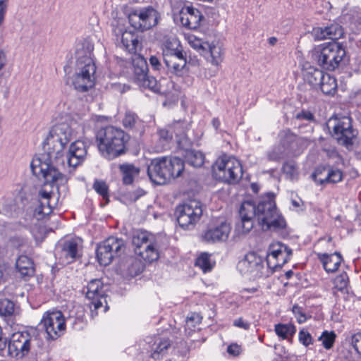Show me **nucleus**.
I'll return each mask as SVG.
<instances>
[{"mask_svg":"<svg viewBox=\"0 0 361 361\" xmlns=\"http://www.w3.org/2000/svg\"><path fill=\"white\" fill-rule=\"evenodd\" d=\"M73 130L66 123L55 125L50 130L49 135L44 142V149L47 152V159L42 161L40 158L33 159L31 162V169L36 176L44 178V188L39 191V206L35 210V215L39 219L51 213L56 203H51L54 193L45 188L48 185L56 186L59 190V185L66 183V176L59 172L51 164L53 160L57 161L63 157L66 145L71 140Z\"/></svg>","mask_w":361,"mask_h":361,"instance_id":"f257e3e1","label":"nucleus"},{"mask_svg":"<svg viewBox=\"0 0 361 361\" xmlns=\"http://www.w3.org/2000/svg\"><path fill=\"white\" fill-rule=\"evenodd\" d=\"M240 221L236 223L238 233H247L251 231L256 221L264 231H279L286 228V221L276 207L274 195L268 193L257 204L252 201L243 202L239 209Z\"/></svg>","mask_w":361,"mask_h":361,"instance_id":"f03ea898","label":"nucleus"},{"mask_svg":"<svg viewBox=\"0 0 361 361\" xmlns=\"http://www.w3.org/2000/svg\"><path fill=\"white\" fill-rule=\"evenodd\" d=\"M96 138L102 156L113 160L126 153L129 136L122 129L109 126L101 128Z\"/></svg>","mask_w":361,"mask_h":361,"instance_id":"7ed1b4c3","label":"nucleus"},{"mask_svg":"<svg viewBox=\"0 0 361 361\" xmlns=\"http://www.w3.org/2000/svg\"><path fill=\"white\" fill-rule=\"evenodd\" d=\"M184 169L183 161L177 157H161L152 159L147 166L150 180L163 185L171 178L179 177Z\"/></svg>","mask_w":361,"mask_h":361,"instance_id":"20e7f679","label":"nucleus"},{"mask_svg":"<svg viewBox=\"0 0 361 361\" xmlns=\"http://www.w3.org/2000/svg\"><path fill=\"white\" fill-rule=\"evenodd\" d=\"M93 47L87 44L86 50H78V71L73 79V85L79 92H86L94 85V73L96 66L92 59Z\"/></svg>","mask_w":361,"mask_h":361,"instance_id":"39448f33","label":"nucleus"},{"mask_svg":"<svg viewBox=\"0 0 361 361\" xmlns=\"http://www.w3.org/2000/svg\"><path fill=\"white\" fill-rule=\"evenodd\" d=\"M343 44L332 41L317 46L312 52V59L323 69L334 71L345 56Z\"/></svg>","mask_w":361,"mask_h":361,"instance_id":"423d86ee","label":"nucleus"},{"mask_svg":"<svg viewBox=\"0 0 361 361\" xmlns=\"http://www.w3.org/2000/svg\"><path fill=\"white\" fill-rule=\"evenodd\" d=\"M213 175L216 180L229 184L239 182L243 176V167L237 159L224 155L219 157L212 168Z\"/></svg>","mask_w":361,"mask_h":361,"instance_id":"0eeeda50","label":"nucleus"},{"mask_svg":"<svg viewBox=\"0 0 361 361\" xmlns=\"http://www.w3.org/2000/svg\"><path fill=\"white\" fill-rule=\"evenodd\" d=\"M132 244L136 255L146 262H152L159 259V241L153 234L147 231H137L132 238Z\"/></svg>","mask_w":361,"mask_h":361,"instance_id":"6e6552de","label":"nucleus"},{"mask_svg":"<svg viewBox=\"0 0 361 361\" xmlns=\"http://www.w3.org/2000/svg\"><path fill=\"white\" fill-rule=\"evenodd\" d=\"M237 268L243 275H246L252 279L268 277L271 274L269 268L264 265L263 259L254 252L245 255L240 260Z\"/></svg>","mask_w":361,"mask_h":361,"instance_id":"1a4fd4ad","label":"nucleus"},{"mask_svg":"<svg viewBox=\"0 0 361 361\" xmlns=\"http://www.w3.org/2000/svg\"><path fill=\"white\" fill-rule=\"evenodd\" d=\"M175 214L179 226L190 229L200 220L202 209L200 202L193 200L178 205Z\"/></svg>","mask_w":361,"mask_h":361,"instance_id":"9d476101","label":"nucleus"},{"mask_svg":"<svg viewBox=\"0 0 361 361\" xmlns=\"http://www.w3.org/2000/svg\"><path fill=\"white\" fill-rule=\"evenodd\" d=\"M159 19V14L152 6L135 9L128 15V20L130 25L135 30L142 32L157 25Z\"/></svg>","mask_w":361,"mask_h":361,"instance_id":"9b49d317","label":"nucleus"},{"mask_svg":"<svg viewBox=\"0 0 361 361\" xmlns=\"http://www.w3.org/2000/svg\"><path fill=\"white\" fill-rule=\"evenodd\" d=\"M106 296V290L100 279H92L87 283L86 298L90 300V308L92 315H97L98 310L103 307V312L107 311L109 307Z\"/></svg>","mask_w":361,"mask_h":361,"instance_id":"f8f14e48","label":"nucleus"},{"mask_svg":"<svg viewBox=\"0 0 361 361\" xmlns=\"http://www.w3.org/2000/svg\"><path fill=\"white\" fill-rule=\"evenodd\" d=\"M124 247V241L116 237H109L97 246L96 250L99 263L103 266L109 265L113 259L121 253Z\"/></svg>","mask_w":361,"mask_h":361,"instance_id":"ddd939ff","label":"nucleus"},{"mask_svg":"<svg viewBox=\"0 0 361 361\" xmlns=\"http://www.w3.org/2000/svg\"><path fill=\"white\" fill-rule=\"evenodd\" d=\"M133 80L140 87L149 89L154 92H159L160 87L156 78L148 75V65L143 57L133 61Z\"/></svg>","mask_w":361,"mask_h":361,"instance_id":"4468645a","label":"nucleus"},{"mask_svg":"<svg viewBox=\"0 0 361 361\" xmlns=\"http://www.w3.org/2000/svg\"><path fill=\"white\" fill-rule=\"evenodd\" d=\"M32 336L27 331H18L12 334L8 345V353L13 357L22 358L31 348Z\"/></svg>","mask_w":361,"mask_h":361,"instance_id":"2eb2a0df","label":"nucleus"},{"mask_svg":"<svg viewBox=\"0 0 361 361\" xmlns=\"http://www.w3.org/2000/svg\"><path fill=\"white\" fill-rule=\"evenodd\" d=\"M42 324L48 336L53 340L60 337L66 331V319L60 311L47 312L43 317Z\"/></svg>","mask_w":361,"mask_h":361,"instance_id":"dca6fc26","label":"nucleus"},{"mask_svg":"<svg viewBox=\"0 0 361 361\" xmlns=\"http://www.w3.org/2000/svg\"><path fill=\"white\" fill-rule=\"evenodd\" d=\"M280 137L288 157L300 155L310 144L309 138L298 137L289 130L282 132Z\"/></svg>","mask_w":361,"mask_h":361,"instance_id":"f3484780","label":"nucleus"},{"mask_svg":"<svg viewBox=\"0 0 361 361\" xmlns=\"http://www.w3.org/2000/svg\"><path fill=\"white\" fill-rule=\"evenodd\" d=\"M334 121L333 132L336 138L343 145H351L356 133L352 127L350 117L343 116L340 118H335Z\"/></svg>","mask_w":361,"mask_h":361,"instance_id":"a211bd4d","label":"nucleus"},{"mask_svg":"<svg viewBox=\"0 0 361 361\" xmlns=\"http://www.w3.org/2000/svg\"><path fill=\"white\" fill-rule=\"evenodd\" d=\"M81 240L79 238H69L60 242L58 245L60 258L69 264L78 258L81 250Z\"/></svg>","mask_w":361,"mask_h":361,"instance_id":"6ab92c4d","label":"nucleus"},{"mask_svg":"<svg viewBox=\"0 0 361 361\" xmlns=\"http://www.w3.org/2000/svg\"><path fill=\"white\" fill-rule=\"evenodd\" d=\"M87 154V145L81 140L71 143L66 154V161L69 166L75 168L81 164Z\"/></svg>","mask_w":361,"mask_h":361,"instance_id":"aec40b11","label":"nucleus"},{"mask_svg":"<svg viewBox=\"0 0 361 361\" xmlns=\"http://www.w3.org/2000/svg\"><path fill=\"white\" fill-rule=\"evenodd\" d=\"M163 59L169 74L182 77L188 73L185 53L178 55H169L167 57L163 58Z\"/></svg>","mask_w":361,"mask_h":361,"instance_id":"412c9836","label":"nucleus"},{"mask_svg":"<svg viewBox=\"0 0 361 361\" xmlns=\"http://www.w3.org/2000/svg\"><path fill=\"white\" fill-rule=\"evenodd\" d=\"M202 18L200 11L192 6L183 7L178 15V19L181 25L188 29L198 27Z\"/></svg>","mask_w":361,"mask_h":361,"instance_id":"4be33fe9","label":"nucleus"},{"mask_svg":"<svg viewBox=\"0 0 361 361\" xmlns=\"http://www.w3.org/2000/svg\"><path fill=\"white\" fill-rule=\"evenodd\" d=\"M231 232L230 224L221 222L219 225L209 228L204 234L203 239L207 243L225 241Z\"/></svg>","mask_w":361,"mask_h":361,"instance_id":"5701e85b","label":"nucleus"},{"mask_svg":"<svg viewBox=\"0 0 361 361\" xmlns=\"http://www.w3.org/2000/svg\"><path fill=\"white\" fill-rule=\"evenodd\" d=\"M343 35V30L341 25L332 23L326 27H315L312 30V35L316 40L331 39L333 41L341 38Z\"/></svg>","mask_w":361,"mask_h":361,"instance_id":"b1692460","label":"nucleus"},{"mask_svg":"<svg viewBox=\"0 0 361 361\" xmlns=\"http://www.w3.org/2000/svg\"><path fill=\"white\" fill-rule=\"evenodd\" d=\"M147 341L150 347L151 357L158 360L166 353L168 348L171 346L170 341L164 336H155Z\"/></svg>","mask_w":361,"mask_h":361,"instance_id":"393cba45","label":"nucleus"},{"mask_svg":"<svg viewBox=\"0 0 361 361\" xmlns=\"http://www.w3.org/2000/svg\"><path fill=\"white\" fill-rule=\"evenodd\" d=\"M172 132L170 129H160L152 146L155 152H161L170 148L172 142Z\"/></svg>","mask_w":361,"mask_h":361,"instance_id":"a878e982","label":"nucleus"},{"mask_svg":"<svg viewBox=\"0 0 361 361\" xmlns=\"http://www.w3.org/2000/svg\"><path fill=\"white\" fill-rule=\"evenodd\" d=\"M317 257L327 273L336 271L343 260L341 253L337 252L331 255L319 253Z\"/></svg>","mask_w":361,"mask_h":361,"instance_id":"bb28decb","label":"nucleus"},{"mask_svg":"<svg viewBox=\"0 0 361 361\" xmlns=\"http://www.w3.org/2000/svg\"><path fill=\"white\" fill-rule=\"evenodd\" d=\"M123 125L126 128H130L141 135L145 130V123L137 115L131 111H127L123 119Z\"/></svg>","mask_w":361,"mask_h":361,"instance_id":"cd10ccee","label":"nucleus"},{"mask_svg":"<svg viewBox=\"0 0 361 361\" xmlns=\"http://www.w3.org/2000/svg\"><path fill=\"white\" fill-rule=\"evenodd\" d=\"M16 267L23 277H29L34 274L33 262L26 255H21L17 259Z\"/></svg>","mask_w":361,"mask_h":361,"instance_id":"c85d7f7f","label":"nucleus"},{"mask_svg":"<svg viewBox=\"0 0 361 361\" xmlns=\"http://www.w3.org/2000/svg\"><path fill=\"white\" fill-rule=\"evenodd\" d=\"M122 173L123 183L125 185H130L133 183L134 178L138 176L140 169L131 164H123L119 166Z\"/></svg>","mask_w":361,"mask_h":361,"instance_id":"c756f323","label":"nucleus"},{"mask_svg":"<svg viewBox=\"0 0 361 361\" xmlns=\"http://www.w3.org/2000/svg\"><path fill=\"white\" fill-rule=\"evenodd\" d=\"M121 44L128 53L135 54L139 45L137 35L132 32L125 31L121 36Z\"/></svg>","mask_w":361,"mask_h":361,"instance_id":"7c9ffc66","label":"nucleus"},{"mask_svg":"<svg viewBox=\"0 0 361 361\" xmlns=\"http://www.w3.org/2000/svg\"><path fill=\"white\" fill-rule=\"evenodd\" d=\"M185 54L180 41L177 38H169L164 43L163 49V58L169 55H178Z\"/></svg>","mask_w":361,"mask_h":361,"instance_id":"2f4dec72","label":"nucleus"},{"mask_svg":"<svg viewBox=\"0 0 361 361\" xmlns=\"http://www.w3.org/2000/svg\"><path fill=\"white\" fill-rule=\"evenodd\" d=\"M204 160V156L201 152L187 149L185 151L184 161H183L194 167H200L203 165Z\"/></svg>","mask_w":361,"mask_h":361,"instance_id":"473e14b6","label":"nucleus"},{"mask_svg":"<svg viewBox=\"0 0 361 361\" xmlns=\"http://www.w3.org/2000/svg\"><path fill=\"white\" fill-rule=\"evenodd\" d=\"M285 250H288V247L279 242L273 243L269 246L266 259L267 265L269 269L273 268V264L276 262L277 255Z\"/></svg>","mask_w":361,"mask_h":361,"instance_id":"72a5a7b5","label":"nucleus"},{"mask_svg":"<svg viewBox=\"0 0 361 361\" xmlns=\"http://www.w3.org/2000/svg\"><path fill=\"white\" fill-rule=\"evenodd\" d=\"M322 70L314 66H310L305 73V77L306 81L312 86L318 87L322 81L325 74Z\"/></svg>","mask_w":361,"mask_h":361,"instance_id":"f704fd0d","label":"nucleus"},{"mask_svg":"<svg viewBox=\"0 0 361 361\" xmlns=\"http://www.w3.org/2000/svg\"><path fill=\"white\" fill-rule=\"evenodd\" d=\"M322 92L326 95H333L337 89V82L334 76L326 73L319 86Z\"/></svg>","mask_w":361,"mask_h":361,"instance_id":"c9c22d12","label":"nucleus"},{"mask_svg":"<svg viewBox=\"0 0 361 361\" xmlns=\"http://www.w3.org/2000/svg\"><path fill=\"white\" fill-rule=\"evenodd\" d=\"M267 159L271 161L278 162L281 159L287 158V154L280 138L279 144L274 146L267 152Z\"/></svg>","mask_w":361,"mask_h":361,"instance_id":"e433bc0d","label":"nucleus"},{"mask_svg":"<svg viewBox=\"0 0 361 361\" xmlns=\"http://www.w3.org/2000/svg\"><path fill=\"white\" fill-rule=\"evenodd\" d=\"M274 330L276 334L282 339L288 338L290 336L291 337L296 332V328L293 324H277L275 325Z\"/></svg>","mask_w":361,"mask_h":361,"instance_id":"4c0bfd02","label":"nucleus"},{"mask_svg":"<svg viewBox=\"0 0 361 361\" xmlns=\"http://www.w3.org/2000/svg\"><path fill=\"white\" fill-rule=\"evenodd\" d=\"M207 49L209 50V53L212 57V63L214 65L218 66L220 64L223 59V49L219 44H206Z\"/></svg>","mask_w":361,"mask_h":361,"instance_id":"58836bf2","label":"nucleus"},{"mask_svg":"<svg viewBox=\"0 0 361 361\" xmlns=\"http://www.w3.org/2000/svg\"><path fill=\"white\" fill-rule=\"evenodd\" d=\"M343 179V173L339 169H334L332 168H328L327 176L323 180H319V185H324L326 183H336L341 181Z\"/></svg>","mask_w":361,"mask_h":361,"instance_id":"ea45409f","label":"nucleus"},{"mask_svg":"<svg viewBox=\"0 0 361 361\" xmlns=\"http://www.w3.org/2000/svg\"><path fill=\"white\" fill-rule=\"evenodd\" d=\"M195 264L196 267H200L204 273L210 271L213 267L210 260V255L207 253H202L197 258Z\"/></svg>","mask_w":361,"mask_h":361,"instance_id":"a19ab883","label":"nucleus"},{"mask_svg":"<svg viewBox=\"0 0 361 361\" xmlns=\"http://www.w3.org/2000/svg\"><path fill=\"white\" fill-rule=\"evenodd\" d=\"M293 251L288 247V250L282 252V253L277 255L276 258V262L273 264V268L269 269L271 274L276 270L277 268H281L284 264H286L292 255Z\"/></svg>","mask_w":361,"mask_h":361,"instance_id":"79ce46f5","label":"nucleus"},{"mask_svg":"<svg viewBox=\"0 0 361 361\" xmlns=\"http://www.w3.org/2000/svg\"><path fill=\"white\" fill-rule=\"evenodd\" d=\"M15 310V304L13 301L4 298L0 300V315L2 317H10L13 315Z\"/></svg>","mask_w":361,"mask_h":361,"instance_id":"37998d69","label":"nucleus"},{"mask_svg":"<svg viewBox=\"0 0 361 361\" xmlns=\"http://www.w3.org/2000/svg\"><path fill=\"white\" fill-rule=\"evenodd\" d=\"M336 337V334L334 331H324L319 337V341H322L325 349L329 350L333 347Z\"/></svg>","mask_w":361,"mask_h":361,"instance_id":"c03bdc74","label":"nucleus"},{"mask_svg":"<svg viewBox=\"0 0 361 361\" xmlns=\"http://www.w3.org/2000/svg\"><path fill=\"white\" fill-rule=\"evenodd\" d=\"M92 188L103 199L106 200L107 202L109 201V186L106 182L96 179L93 183Z\"/></svg>","mask_w":361,"mask_h":361,"instance_id":"a18cd8bd","label":"nucleus"},{"mask_svg":"<svg viewBox=\"0 0 361 361\" xmlns=\"http://www.w3.org/2000/svg\"><path fill=\"white\" fill-rule=\"evenodd\" d=\"M334 284L335 288L338 290L343 291L345 289L348 284V276L346 273H342L341 274L337 276L334 281Z\"/></svg>","mask_w":361,"mask_h":361,"instance_id":"49530a36","label":"nucleus"},{"mask_svg":"<svg viewBox=\"0 0 361 361\" xmlns=\"http://www.w3.org/2000/svg\"><path fill=\"white\" fill-rule=\"evenodd\" d=\"M283 172L290 179H293L298 174L297 166L294 161H287L282 167Z\"/></svg>","mask_w":361,"mask_h":361,"instance_id":"de8ad7c7","label":"nucleus"},{"mask_svg":"<svg viewBox=\"0 0 361 361\" xmlns=\"http://www.w3.org/2000/svg\"><path fill=\"white\" fill-rule=\"evenodd\" d=\"M11 245L17 249H20L27 245V239L22 235H16L10 238Z\"/></svg>","mask_w":361,"mask_h":361,"instance_id":"09e8293b","label":"nucleus"},{"mask_svg":"<svg viewBox=\"0 0 361 361\" xmlns=\"http://www.w3.org/2000/svg\"><path fill=\"white\" fill-rule=\"evenodd\" d=\"M298 339L299 341L306 347L313 343V338L311 334L304 329L299 331Z\"/></svg>","mask_w":361,"mask_h":361,"instance_id":"8fccbe9b","label":"nucleus"},{"mask_svg":"<svg viewBox=\"0 0 361 361\" xmlns=\"http://www.w3.org/2000/svg\"><path fill=\"white\" fill-rule=\"evenodd\" d=\"M202 317L200 314L192 312L186 318V324L188 327H195L197 324L201 323Z\"/></svg>","mask_w":361,"mask_h":361,"instance_id":"3c124183","label":"nucleus"},{"mask_svg":"<svg viewBox=\"0 0 361 361\" xmlns=\"http://www.w3.org/2000/svg\"><path fill=\"white\" fill-rule=\"evenodd\" d=\"M189 44L190 46L197 50H204L207 49V43H202V41L195 36L189 37Z\"/></svg>","mask_w":361,"mask_h":361,"instance_id":"603ef678","label":"nucleus"},{"mask_svg":"<svg viewBox=\"0 0 361 361\" xmlns=\"http://www.w3.org/2000/svg\"><path fill=\"white\" fill-rule=\"evenodd\" d=\"M351 344L356 352L361 355V332L352 336Z\"/></svg>","mask_w":361,"mask_h":361,"instance_id":"864d4df0","label":"nucleus"},{"mask_svg":"<svg viewBox=\"0 0 361 361\" xmlns=\"http://www.w3.org/2000/svg\"><path fill=\"white\" fill-rule=\"evenodd\" d=\"M67 322H69L72 328L76 331L82 329L84 326L83 319L80 317H70Z\"/></svg>","mask_w":361,"mask_h":361,"instance_id":"5fc2aeb1","label":"nucleus"},{"mask_svg":"<svg viewBox=\"0 0 361 361\" xmlns=\"http://www.w3.org/2000/svg\"><path fill=\"white\" fill-rule=\"evenodd\" d=\"M183 123L180 121L175 122L172 126H168L166 128L170 129L172 132V135L175 134L176 136H180L184 133V130L183 128Z\"/></svg>","mask_w":361,"mask_h":361,"instance_id":"6e6d98bb","label":"nucleus"},{"mask_svg":"<svg viewBox=\"0 0 361 361\" xmlns=\"http://www.w3.org/2000/svg\"><path fill=\"white\" fill-rule=\"evenodd\" d=\"M250 325V322L245 320L243 317H239L233 321V326L244 330H248Z\"/></svg>","mask_w":361,"mask_h":361,"instance_id":"4d7b16f0","label":"nucleus"},{"mask_svg":"<svg viewBox=\"0 0 361 361\" xmlns=\"http://www.w3.org/2000/svg\"><path fill=\"white\" fill-rule=\"evenodd\" d=\"M8 0H0V26L4 21L8 8Z\"/></svg>","mask_w":361,"mask_h":361,"instance_id":"13d9d810","label":"nucleus"},{"mask_svg":"<svg viewBox=\"0 0 361 361\" xmlns=\"http://www.w3.org/2000/svg\"><path fill=\"white\" fill-rule=\"evenodd\" d=\"M327 169V168L324 166H319L317 167L312 174V178L314 180L315 183H317L318 185H319V180H322V178H318L317 176L321 175L324 171H325Z\"/></svg>","mask_w":361,"mask_h":361,"instance_id":"bf43d9fd","label":"nucleus"},{"mask_svg":"<svg viewBox=\"0 0 361 361\" xmlns=\"http://www.w3.org/2000/svg\"><path fill=\"white\" fill-rule=\"evenodd\" d=\"M149 63L152 67L156 71H160L162 68V64L160 60L156 56H151L149 58Z\"/></svg>","mask_w":361,"mask_h":361,"instance_id":"052dcab7","label":"nucleus"},{"mask_svg":"<svg viewBox=\"0 0 361 361\" xmlns=\"http://www.w3.org/2000/svg\"><path fill=\"white\" fill-rule=\"evenodd\" d=\"M297 118L303 119L305 121H312L314 118L313 114L308 111H302L297 114Z\"/></svg>","mask_w":361,"mask_h":361,"instance_id":"680f3d73","label":"nucleus"},{"mask_svg":"<svg viewBox=\"0 0 361 361\" xmlns=\"http://www.w3.org/2000/svg\"><path fill=\"white\" fill-rule=\"evenodd\" d=\"M227 352L232 355H238L240 353V347L237 344H231L227 348Z\"/></svg>","mask_w":361,"mask_h":361,"instance_id":"e2e57ef3","label":"nucleus"},{"mask_svg":"<svg viewBox=\"0 0 361 361\" xmlns=\"http://www.w3.org/2000/svg\"><path fill=\"white\" fill-rule=\"evenodd\" d=\"M145 194V192L142 189H137L132 192L130 195V199L133 201H136L138 198L143 196Z\"/></svg>","mask_w":361,"mask_h":361,"instance_id":"0e129e2a","label":"nucleus"},{"mask_svg":"<svg viewBox=\"0 0 361 361\" xmlns=\"http://www.w3.org/2000/svg\"><path fill=\"white\" fill-rule=\"evenodd\" d=\"M7 344L6 338L1 336V328L0 327V355H3Z\"/></svg>","mask_w":361,"mask_h":361,"instance_id":"69168bd1","label":"nucleus"},{"mask_svg":"<svg viewBox=\"0 0 361 361\" xmlns=\"http://www.w3.org/2000/svg\"><path fill=\"white\" fill-rule=\"evenodd\" d=\"M6 64V55L5 53L0 50V71L4 67Z\"/></svg>","mask_w":361,"mask_h":361,"instance_id":"338daca9","label":"nucleus"},{"mask_svg":"<svg viewBox=\"0 0 361 361\" xmlns=\"http://www.w3.org/2000/svg\"><path fill=\"white\" fill-rule=\"evenodd\" d=\"M7 267L4 264H0V282L2 281L4 274L6 271Z\"/></svg>","mask_w":361,"mask_h":361,"instance_id":"774afa93","label":"nucleus"}]
</instances>
